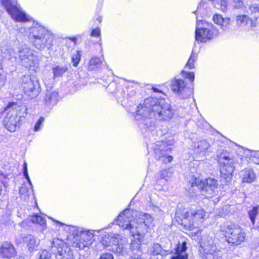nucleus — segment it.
Instances as JSON below:
<instances>
[{
	"mask_svg": "<svg viewBox=\"0 0 259 259\" xmlns=\"http://www.w3.org/2000/svg\"><path fill=\"white\" fill-rule=\"evenodd\" d=\"M44 119H45L44 117H40L39 118V119L36 122V123L34 125V131H38L40 130V125L42 124V123L44 122Z\"/></svg>",
	"mask_w": 259,
	"mask_h": 259,
	"instance_id": "obj_46",
	"label": "nucleus"
},
{
	"mask_svg": "<svg viewBox=\"0 0 259 259\" xmlns=\"http://www.w3.org/2000/svg\"><path fill=\"white\" fill-rule=\"evenodd\" d=\"M153 222L154 219L150 214L147 213H141L139 218H136V235L144 238L145 235L154 227Z\"/></svg>",
	"mask_w": 259,
	"mask_h": 259,
	"instance_id": "obj_13",
	"label": "nucleus"
},
{
	"mask_svg": "<svg viewBox=\"0 0 259 259\" xmlns=\"http://www.w3.org/2000/svg\"><path fill=\"white\" fill-rule=\"evenodd\" d=\"M135 119L139 121L138 124L142 131H153L155 128L153 113L149 106L143 104L139 105L135 115Z\"/></svg>",
	"mask_w": 259,
	"mask_h": 259,
	"instance_id": "obj_4",
	"label": "nucleus"
},
{
	"mask_svg": "<svg viewBox=\"0 0 259 259\" xmlns=\"http://www.w3.org/2000/svg\"><path fill=\"white\" fill-rule=\"evenodd\" d=\"M219 162L220 164V172L225 179L231 176L235 168L234 165V160L229 156L221 155L219 158Z\"/></svg>",
	"mask_w": 259,
	"mask_h": 259,
	"instance_id": "obj_15",
	"label": "nucleus"
},
{
	"mask_svg": "<svg viewBox=\"0 0 259 259\" xmlns=\"http://www.w3.org/2000/svg\"><path fill=\"white\" fill-rule=\"evenodd\" d=\"M23 242L26 244L29 250H33L38 244L39 241L31 235H27L23 237Z\"/></svg>",
	"mask_w": 259,
	"mask_h": 259,
	"instance_id": "obj_25",
	"label": "nucleus"
},
{
	"mask_svg": "<svg viewBox=\"0 0 259 259\" xmlns=\"http://www.w3.org/2000/svg\"><path fill=\"white\" fill-rule=\"evenodd\" d=\"M259 206L253 207V208L249 210L248 212V215L250 218V219L252 223V224H254L255 217L257 214L258 212Z\"/></svg>",
	"mask_w": 259,
	"mask_h": 259,
	"instance_id": "obj_35",
	"label": "nucleus"
},
{
	"mask_svg": "<svg viewBox=\"0 0 259 259\" xmlns=\"http://www.w3.org/2000/svg\"><path fill=\"white\" fill-rule=\"evenodd\" d=\"M19 193L20 195L23 196L25 198V197H28L29 195V192L27 186L25 185H22L20 189Z\"/></svg>",
	"mask_w": 259,
	"mask_h": 259,
	"instance_id": "obj_39",
	"label": "nucleus"
},
{
	"mask_svg": "<svg viewBox=\"0 0 259 259\" xmlns=\"http://www.w3.org/2000/svg\"><path fill=\"white\" fill-rule=\"evenodd\" d=\"M101 64V61L100 58L98 57H93L92 58L89 63V69L93 70L96 67H98Z\"/></svg>",
	"mask_w": 259,
	"mask_h": 259,
	"instance_id": "obj_33",
	"label": "nucleus"
},
{
	"mask_svg": "<svg viewBox=\"0 0 259 259\" xmlns=\"http://www.w3.org/2000/svg\"><path fill=\"white\" fill-rule=\"evenodd\" d=\"M57 223H59V224H60V225H63V224H62V223H60V222H57Z\"/></svg>",
	"mask_w": 259,
	"mask_h": 259,
	"instance_id": "obj_58",
	"label": "nucleus"
},
{
	"mask_svg": "<svg viewBox=\"0 0 259 259\" xmlns=\"http://www.w3.org/2000/svg\"><path fill=\"white\" fill-rule=\"evenodd\" d=\"M145 104L149 106L156 120H168L173 116L170 105L163 100L149 98L145 100Z\"/></svg>",
	"mask_w": 259,
	"mask_h": 259,
	"instance_id": "obj_3",
	"label": "nucleus"
},
{
	"mask_svg": "<svg viewBox=\"0 0 259 259\" xmlns=\"http://www.w3.org/2000/svg\"><path fill=\"white\" fill-rule=\"evenodd\" d=\"M181 74L182 76L185 77L186 78H188L191 81H193L195 77L194 73L193 72L182 71Z\"/></svg>",
	"mask_w": 259,
	"mask_h": 259,
	"instance_id": "obj_42",
	"label": "nucleus"
},
{
	"mask_svg": "<svg viewBox=\"0 0 259 259\" xmlns=\"http://www.w3.org/2000/svg\"><path fill=\"white\" fill-rule=\"evenodd\" d=\"M27 109L25 106H20L9 110L4 120L5 126L9 131L14 132L20 127Z\"/></svg>",
	"mask_w": 259,
	"mask_h": 259,
	"instance_id": "obj_5",
	"label": "nucleus"
},
{
	"mask_svg": "<svg viewBox=\"0 0 259 259\" xmlns=\"http://www.w3.org/2000/svg\"><path fill=\"white\" fill-rule=\"evenodd\" d=\"M227 242L231 245H238L243 242L246 234L242 228L238 224L227 223L222 228Z\"/></svg>",
	"mask_w": 259,
	"mask_h": 259,
	"instance_id": "obj_6",
	"label": "nucleus"
},
{
	"mask_svg": "<svg viewBox=\"0 0 259 259\" xmlns=\"http://www.w3.org/2000/svg\"><path fill=\"white\" fill-rule=\"evenodd\" d=\"M119 239V235H111L107 234L102 238V244L105 247H111L112 248L113 244H117Z\"/></svg>",
	"mask_w": 259,
	"mask_h": 259,
	"instance_id": "obj_23",
	"label": "nucleus"
},
{
	"mask_svg": "<svg viewBox=\"0 0 259 259\" xmlns=\"http://www.w3.org/2000/svg\"><path fill=\"white\" fill-rule=\"evenodd\" d=\"M38 259H42V258H39H39H38Z\"/></svg>",
	"mask_w": 259,
	"mask_h": 259,
	"instance_id": "obj_60",
	"label": "nucleus"
},
{
	"mask_svg": "<svg viewBox=\"0 0 259 259\" xmlns=\"http://www.w3.org/2000/svg\"><path fill=\"white\" fill-rule=\"evenodd\" d=\"M81 52L80 51H77L75 54H73L72 57V62L74 66L76 67L81 58Z\"/></svg>",
	"mask_w": 259,
	"mask_h": 259,
	"instance_id": "obj_37",
	"label": "nucleus"
},
{
	"mask_svg": "<svg viewBox=\"0 0 259 259\" xmlns=\"http://www.w3.org/2000/svg\"><path fill=\"white\" fill-rule=\"evenodd\" d=\"M22 87L25 95L30 99L36 97L40 92L38 80L28 75H24L22 77Z\"/></svg>",
	"mask_w": 259,
	"mask_h": 259,
	"instance_id": "obj_10",
	"label": "nucleus"
},
{
	"mask_svg": "<svg viewBox=\"0 0 259 259\" xmlns=\"http://www.w3.org/2000/svg\"><path fill=\"white\" fill-rule=\"evenodd\" d=\"M232 5L235 9H242L244 7L242 0H232Z\"/></svg>",
	"mask_w": 259,
	"mask_h": 259,
	"instance_id": "obj_41",
	"label": "nucleus"
},
{
	"mask_svg": "<svg viewBox=\"0 0 259 259\" xmlns=\"http://www.w3.org/2000/svg\"><path fill=\"white\" fill-rule=\"evenodd\" d=\"M2 185H1V184L0 183V195H1L2 194Z\"/></svg>",
	"mask_w": 259,
	"mask_h": 259,
	"instance_id": "obj_55",
	"label": "nucleus"
},
{
	"mask_svg": "<svg viewBox=\"0 0 259 259\" xmlns=\"http://www.w3.org/2000/svg\"><path fill=\"white\" fill-rule=\"evenodd\" d=\"M197 58L196 54H195L192 51V53L190 55V57L185 67L189 69H193L194 68V62L196 61Z\"/></svg>",
	"mask_w": 259,
	"mask_h": 259,
	"instance_id": "obj_34",
	"label": "nucleus"
},
{
	"mask_svg": "<svg viewBox=\"0 0 259 259\" xmlns=\"http://www.w3.org/2000/svg\"><path fill=\"white\" fill-rule=\"evenodd\" d=\"M74 246L76 248H78L79 249H84L85 247H88L89 245L88 244H85V242L84 241H81V240H77V241H75L73 243Z\"/></svg>",
	"mask_w": 259,
	"mask_h": 259,
	"instance_id": "obj_43",
	"label": "nucleus"
},
{
	"mask_svg": "<svg viewBox=\"0 0 259 259\" xmlns=\"http://www.w3.org/2000/svg\"><path fill=\"white\" fill-rule=\"evenodd\" d=\"M213 21L215 23L220 25L223 30H226L229 24L230 19L229 18H224L220 15L215 14L213 17Z\"/></svg>",
	"mask_w": 259,
	"mask_h": 259,
	"instance_id": "obj_24",
	"label": "nucleus"
},
{
	"mask_svg": "<svg viewBox=\"0 0 259 259\" xmlns=\"http://www.w3.org/2000/svg\"><path fill=\"white\" fill-rule=\"evenodd\" d=\"M23 175L24 176H26L27 177H28L27 163L25 161L24 162L23 164Z\"/></svg>",
	"mask_w": 259,
	"mask_h": 259,
	"instance_id": "obj_51",
	"label": "nucleus"
},
{
	"mask_svg": "<svg viewBox=\"0 0 259 259\" xmlns=\"http://www.w3.org/2000/svg\"><path fill=\"white\" fill-rule=\"evenodd\" d=\"M249 10L251 12V14H255L254 16V20H251V25L252 27H255L257 25V23L256 22L257 21V18H256L255 15L257 14L259 15V4H252L249 6Z\"/></svg>",
	"mask_w": 259,
	"mask_h": 259,
	"instance_id": "obj_31",
	"label": "nucleus"
},
{
	"mask_svg": "<svg viewBox=\"0 0 259 259\" xmlns=\"http://www.w3.org/2000/svg\"><path fill=\"white\" fill-rule=\"evenodd\" d=\"M80 236L83 241L85 242V244L90 246L94 239V234L90 231H80Z\"/></svg>",
	"mask_w": 259,
	"mask_h": 259,
	"instance_id": "obj_30",
	"label": "nucleus"
},
{
	"mask_svg": "<svg viewBox=\"0 0 259 259\" xmlns=\"http://www.w3.org/2000/svg\"><path fill=\"white\" fill-rule=\"evenodd\" d=\"M202 259H222V253L213 245H204Z\"/></svg>",
	"mask_w": 259,
	"mask_h": 259,
	"instance_id": "obj_18",
	"label": "nucleus"
},
{
	"mask_svg": "<svg viewBox=\"0 0 259 259\" xmlns=\"http://www.w3.org/2000/svg\"><path fill=\"white\" fill-rule=\"evenodd\" d=\"M1 4L15 21L23 22L30 20V16L18 8L11 0H2Z\"/></svg>",
	"mask_w": 259,
	"mask_h": 259,
	"instance_id": "obj_11",
	"label": "nucleus"
},
{
	"mask_svg": "<svg viewBox=\"0 0 259 259\" xmlns=\"http://www.w3.org/2000/svg\"><path fill=\"white\" fill-rule=\"evenodd\" d=\"M137 236L138 238H135L134 240L132 241L130 247L133 251H136V256L138 254L141 255V244L143 238L138 235Z\"/></svg>",
	"mask_w": 259,
	"mask_h": 259,
	"instance_id": "obj_27",
	"label": "nucleus"
},
{
	"mask_svg": "<svg viewBox=\"0 0 259 259\" xmlns=\"http://www.w3.org/2000/svg\"><path fill=\"white\" fill-rule=\"evenodd\" d=\"M214 32L207 28H198L195 30V39L197 41L205 42L213 37Z\"/></svg>",
	"mask_w": 259,
	"mask_h": 259,
	"instance_id": "obj_20",
	"label": "nucleus"
},
{
	"mask_svg": "<svg viewBox=\"0 0 259 259\" xmlns=\"http://www.w3.org/2000/svg\"><path fill=\"white\" fill-rule=\"evenodd\" d=\"M256 177L254 171L251 169H245L243 171L242 182L250 183L255 180Z\"/></svg>",
	"mask_w": 259,
	"mask_h": 259,
	"instance_id": "obj_26",
	"label": "nucleus"
},
{
	"mask_svg": "<svg viewBox=\"0 0 259 259\" xmlns=\"http://www.w3.org/2000/svg\"><path fill=\"white\" fill-rule=\"evenodd\" d=\"M171 89L172 91L185 98L192 93L191 89L186 87V83L182 79L175 78L171 81Z\"/></svg>",
	"mask_w": 259,
	"mask_h": 259,
	"instance_id": "obj_16",
	"label": "nucleus"
},
{
	"mask_svg": "<svg viewBox=\"0 0 259 259\" xmlns=\"http://www.w3.org/2000/svg\"><path fill=\"white\" fill-rule=\"evenodd\" d=\"M148 252L154 255H163L165 251L163 249L160 244L154 243L148 248Z\"/></svg>",
	"mask_w": 259,
	"mask_h": 259,
	"instance_id": "obj_29",
	"label": "nucleus"
},
{
	"mask_svg": "<svg viewBox=\"0 0 259 259\" xmlns=\"http://www.w3.org/2000/svg\"><path fill=\"white\" fill-rule=\"evenodd\" d=\"M218 183L217 180L208 178L204 181L195 179L192 186H197L201 190L202 194L206 197H211L218 192Z\"/></svg>",
	"mask_w": 259,
	"mask_h": 259,
	"instance_id": "obj_9",
	"label": "nucleus"
},
{
	"mask_svg": "<svg viewBox=\"0 0 259 259\" xmlns=\"http://www.w3.org/2000/svg\"><path fill=\"white\" fill-rule=\"evenodd\" d=\"M117 223L123 229L130 231L133 237L136 236V234H137V230L136 228V218H133L132 211L130 209L124 210L118 215Z\"/></svg>",
	"mask_w": 259,
	"mask_h": 259,
	"instance_id": "obj_8",
	"label": "nucleus"
},
{
	"mask_svg": "<svg viewBox=\"0 0 259 259\" xmlns=\"http://www.w3.org/2000/svg\"><path fill=\"white\" fill-rule=\"evenodd\" d=\"M205 216L206 213L203 209L190 210L189 211L185 212L184 219L182 220L183 223L188 229L193 230L201 225Z\"/></svg>",
	"mask_w": 259,
	"mask_h": 259,
	"instance_id": "obj_7",
	"label": "nucleus"
},
{
	"mask_svg": "<svg viewBox=\"0 0 259 259\" xmlns=\"http://www.w3.org/2000/svg\"><path fill=\"white\" fill-rule=\"evenodd\" d=\"M9 108H10V105L7 107V110H8Z\"/></svg>",
	"mask_w": 259,
	"mask_h": 259,
	"instance_id": "obj_57",
	"label": "nucleus"
},
{
	"mask_svg": "<svg viewBox=\"0 0 259 259\" xmlns=\"http://www.w3.org/2000/svg\"><path fill=\"white\" fill-rule=\"evenodd\" d=\"M58 93L55 91H47L45 98L46 106L51 107L56 105L58 101Z\"/></svg>",
	"mask_w": 259,
	"mask_h": 259,
	"instance_id": "obj_21",
	"label": "nucleus"
},
{
	"mask_svg": "<svg viewBox=\"0 0 259 259\" xmlns=\"http://www.w3.org/2000/svg\"><path fill=\"white\" fill-rule=\"evenodd\" d=\"M99 259H113V256L110 253H104L101 255Z\"/></svg>",
	"mask_w": 259,
	"mask_h": 259,
	"instance_id": "obj_49",
	"label": "nucleus"
},
{
	"mask_svg": "<svg viewBox=\"0 0 259 259\" xmlns=\"http://www.w3.org/2000/svg\"><path fill=\"white\" fill-rule=\"evenodd\" d=\"M0 253L3 257L10 259L15 256L16 251L11 243L4 242L0 247Z\"/></svg>",
	"mask_w": 259,
	"mask_h": 259,
	"instance_id": "obj_19",
	"label": "nucleus"
},
{
	"mask_svg": "<svg viewBox=\"0 0 259 259\" xmlns=\"http://www.w3.org/2000/svg\"><path fill=\"white\" fill-rule=\"evenodd\" d=\"M153 90H154V92H159V90L158 89H157L156 88H153Z\"/></svg>",
	"mask_w": 259,
	"mask_h": 259,
	"instance_id": "obj_56",
	"label": "nucleus"
},
{
	"mask_svg": "<svg viewBox=\"0 0 259 259\" xmlns=\"http://www.w3.org/2000/svg\"><path fill=\"white\" fill-rule=\"evenodd\" d=\"M131 259H142L141 258V255L140 254H137V255L136 256V254H134L133 255H132L131 256Z\"/></svg>",
	"mask_w": 259,
	"mask_h": 259,
	"instance_id": "obj_53",
	"label": "nucleus"
},
{
	"mask_svg": "<svg viewBox=\"0 0 259 259\" xmlns=\"http://www.w3.org/2000/svg\"><path fill=\"white\" fill-rule=\"evenodd\" d=\"M100 29L99 28L94 29L91 32V35L92 37L99 36L100 35Z\"/></svg>",
	"mask_w": 259,
	"mask_h": 259,
	"instance_id": "obj_47",
	"label": "nucleus"
},
{
	"mask_svg": "<svg viewBox=\"0 0 259 259\" xmlns=\"http://www.w3.org/2000/svg\"><path fill=\"white\" fill-rule=\"evenodd\" d=\"M221 9L223 12L227 9V3L226 0H221Z\"/></svg>",
	"mask_w": 259,
	"mask_h": 259,
	"instance_id": "obj_48",
	"label": "nucleus"
},
{
	"mask_svg": "<svg viewBox=\"0 0 259 259\" xmlns=\"http://www.w3.org/2000/svg\"><path fill=\"white\" fill-rule=\"evenodd\" d=\"M24 177L27 179L28 182L29 183V185L31 186H32V183L31 182V181H30V179L29 178V176L28 175V177H27L26 176H24Z\"/></svg>",
	"mask_w": 259,
	"mask_h": 259,
	"instance_id": "obj_54",
	"label": "nucleus"
},
{
	"mask_svg": "<svg viewBox=\"0 0 259 259\" xmlns=\"http://www.w3.org/2000/svg\"><path fill=\"white\" fill-rule=\"evenodd\" d=\"M18 57L21 64L25 67H30L33 64L35 56L33 51L25 44H21L18 48Z\"/></svg>",
	"mask_w": 259,
	"mask_h": 259,
	"instance_id": "obj_14",
	"label": "nucleus"
},
{
	"mask_svg": "<svg viewBox=\"0 0 259 259\" xmlns=\"http://www.w3.org/2000/svg\"><path fill=\"white\" fill-rule=\"evenodd\" d=\"M68 69V68L66 65H57L54 66L52 68L54 77L55 78L62 76L67 71Z\"/></svg>",
	"mask_w": 259,
	"mask_h": 259,
	"instance_id": "obj_28",
	"label": "nucleus"
},
{
	"mask_svg": "<svg viewBox=\"0 0 259 259\" xmlns=\"http://www.w3.org/2000/svg\"><path fill=\"white\" fill-rule=\"evenodd\" d=\"M31 220L33 223H37L41 225H43L46 223L45 219L38 215L32 216Z\"/></svg>",
	"mask_w": 259,
	"mask_h": 259,
	"instance_id": "obj_38",
	"label": "nucleus"
},
{
	"mask_svg": "<svg viewBox=\"0 0 259 259\" xmlns=\"http://www.w3.org/2000/svg\"><path fill=\"white\" fill-rule=\"evenodd\" d=\"M52 250L55 254L56 259H74L70 248L61 239L56 238L53 240Z\"/></svg>",
	"mask_w": 259,
	"mask_h": 259,
	"instance_id": "obj_12",
	"label": "nucleus"
},
{
	"mask_svg": "<svg viewBox=\"0 0 259 259\" xmlns=\"http://www.w3.org/2000/svg\"><path fill=\"white\" fill-rule=\"evenodd\" d=\"M171 176V173L168 170H162L161 171L160 178L164 179L166 181H168Z\"/></svg>",
	"mask_w": 259,
	"mask_h": 259,
	"instance_id": "obj_40",
	"label": "nucleus"
},
{
	"mask_svg": "<svg viewBox=\"0 0 259 259\" xmlns=\"http://www.w3.org/2000/svg\"><path fill=\"white\" fill-rule=\"evenodd\" d=\"M250 159L252 161L256 164H259V157H258L256 155H251L250 157Z\"/></svg>",
	"mask_w": 259,
	"mask_h": 259,
	"instance_id": "obj_50",
	"label": "nucleus"
},
{
	"mask_svg": "<svg viewBox=\"0 0 259 259\" xmlns=\"http://www.w3.org/2000/svg\"><path fill=\"white\" fill-rule=\"evenodd\" d=\"M186 242L183 241L182 244L179 242L176 249L175 255L171 257V259H187L188 254L186 252Z\"/></svg>",
	"mask_w": 259,
	"mask_h": 259,
	"instance_id": "obj_22",
	"label": "nucleus"
},
{
	"mask_svg": "<svg viewBox=\"0 0 259 259\" xmlns=\"http://www.w3.org/2000/svg\"><path fill=\"white\" fill-rule=\"evenodd\" d=\"M54 35L37 23L29 29V38L37 49H49L53 45Z\"/></svg>",
	"mask_w": 259,
	"mask_h": 259,
	"instance_id": "obj_1",
	"label": "nucleus"
},
{
	"mask_svg": "<svg viewBox=\"0 0 259 259\" xmlns=\"http://www.w3.org/2000/svg\"><path fill=\"white\" fill-rule=\"evenodd\" d=\"M6 78L4 75L0 74V87L3 85L6 82Z\"/></svg>",
	"mask_w": 259,
	"mask_h": 259,
	"instance_id": "obj_52",
	"label": "nucleus"
},
{
	"mask_svg": "<svg viewBox=\"0 0 259 259\" xmlns=\"http://www.w3.org/2000/svg\"><path fill=\"white\" fill-rule=\"evenodd\" d=\"M7 54L9 55V58L11 59L12 58H16L17 53L14 49L10 47L7 50Z\"/></svg>",
	"mask_w": 259,
	"mask_h": 259,
	"instance_id": "obj_44",
	"label": "nucleus"
},
{
	"mask_svg": "<svg viewBox=\"0 0 259 259\" xmlns=\"http://www.w3.org/2000/svg\"><path fill=\"white\" fill-rule=\"evenodd\" d=\"M209 144L205 140H201L193 143V148L194 155L198 161L202 160L205 157L206 153L207 151Z\"/></svg>",
	"mask_w": 259,
	"mask_h": 259,
	"instance_id": "obj_17",
	"label": "nucleus"
},
{
	"mask_svg": "<svg viewBox=\"0 0 259 259\" xmlns=\"http://www.w3.org/2000/svg\"><path fill=\"white\" fill-rule=\"evenodd\" d=\"M50 253L47 250H43L39 255V257L42 259H50Z\"/></svg>",
	"mask_w": 259,
	"mask_h": 259,
	"instance_id": "obj_45",
	"label": "nucleus"
},
{
	"mask_svg": "<svg viewBox=\"0 0 259 259\" xmlns=\"http://www.w3.org/2000/svg\"><path fill=\"white\" fill-rule=\"evenodd\" d=\"M248 21V17L246 15H239L236 17V22L238 25H245Z\"/></svg>",
	"mask_w": 259,
	"mask_h": 259,
	"instance_id": "obj_36",
	"label": "nucleus"
},
{
	"mask_svg": "<svg viewBox=\"0 0 259 259\" xmlns=\"http://www.w3.org/2000/svg\"><path fill=\"white\" fill-rule=\"evenodd\" d=\"M76 39V38L74 37L72 39V40H75Z\"/></svg>",
	"mask_w": 259,
	"mask_h": 259,
	"instance_id": "obj_59",
	"label": "nucleus"
},
{
	"mask_svg": "<svg viewBox=\"0 0 259 259\" xmlns=\"http://www.w3.org/2000/svg\"><path fill=\"white\" fill-rule=\"evenodd\" d=\"M121 239L119 237V241L117 244H113L112 248H110L113 252L119 254H123L125 252V248L122 243H120Z\"/></svg>",
	"mask_w": 259,
	"mask_h": 259,
	"instance_id": "obj_32",
	"label": "nucleus"
},
{
	"mask_svg": "<svg viewBox=\"0 0 259 259\" xmlns=\"http://www.w3.org/2000/svg\"><path fill=\"white\" fill-rule=\"evenodd\" d=\"M176 142L175 137L171 132H166L162 136L161 140L157 141L152 144L154 157L163 163L170 162L172 160V157L169 155L168 152L170 148L168 146L173 145Z\"/></svg>",
	"mask_w": 259,
	"mask_h": 259,
	"instance_id": "obj_2",
	"label": "nucleus"
}]
</instances>
